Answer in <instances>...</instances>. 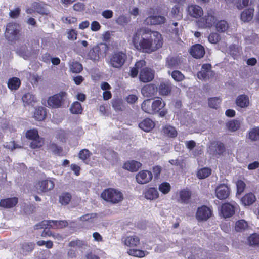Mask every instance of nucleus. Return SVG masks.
<instances>
[{
    "instance_id": "46",
    "label": "nucleus",
    "mask_w": 259,
    "mask_h": 259,
    "mask_svg": "<svg viewBox=\"0 0 259 259\" xmlns=\"http://www.w3.org/2000/svg\"><path fill=\"white\" fill-rule=\"evenodd\" d=\"M44 144V139L40 136L32 140L30 144V147L32 149H36L41 148Z\"/></svg>"
},
{
    "instance_id": "54",
    "label": "nucleus",
    "mask_w": 259,
    "mask_h": 259,
    "mask_svg": "<svg viewBox=\"0 0 259 259\" xmlns=\"http://www.w3.org/2000/svg\"><path fill=\"white\" fill-rule=\"evenodd\" d=\"M171 189V186L167 182H163L159 186V190L163 194L168 193Z\"/></svg>"
},
{
    "instance_id": "33",
    "label": "nucleus",
    "mask_w": 259,
    "mask_h": 259,
    "mask_svg": "<svg viewBox=\"0 0 259 259\" xmlns=\"http://www.w3.org/2000/svg\"><path fill=\"white\" fill-rule=\"evenodd\" d=\"M165 106V103L162 102V99L158 98L152 103L153 114L158 113Z\"/></svg>"
},
{
    "instance_id": "60",
    "label": "nucleus",
    "mask_w": 259,
    "mask_h": 259,
    "mask_svg": "<svg viewBox=\"0 0 259 259\" xmlns=\"http://www.w3.org/2000/svg\"><path fill=\"white\" fill-rule=\"evenodd\" d=\"M50 226H51V225L49 223V221L44 220L39 223L36 224L34 228L35 229H45L46 227H48L50 228Z\"/></svg>"
},
{
    "instance_id": "31",
    "label": "nucleus",
    "mask_w": 259,
    "mask_h": 259,
    "mask_svg": "<svg viewBox=\"0 0 259 259\" xmlns=\"http://www.w3.org/2000/svg\"><path fill=\"white\" fill-rule=\"evenodd\" d=\"M144 194L146 199L150 200H154L159 197V193L157 190L152 187L147 189Z\"/></svg>"
},
{
    "instance_id": "61",
    "label": "nucleus",
    "mask_w": 259,
    "mask_h": 259,
    "mask_svg": "<svg viewBox=\"0 0 259 259\" xmlns=\"http://www.w3.org/2000/svg\"><path fill=\"white\" fill-rule=\"evenodd\" d=\"M237 192L241 193L243 192L245 187V183L241 180H238L236 183Z\"/></svg>"
},
{
    "instance_id": "53",
    "label": "nucleus",
    "mask_w": 259,
    "mask_h": 259,
    "mask_svg": "<svg viewBox=\"0 0 259 259\" xmlns=\"http://www.w3.org/2000/svg\"><path fill=\"white\" fill-rule=\"evenodd\" d=\"M229 54L234 59H237L240 55L238 48L234 45H231L229 47Z\"/></svg>"
},
{
    "instance_id": "2",
    "label": "nucleus",
    "mask_w": 259,
    "mask_h": 259,
    "mask_svg": "<svg viewBox=\"0 0 259 259\" xmlns=\"http://www.w3.org/2000/svg\"><path fill=\"white\" fill-rule=\"evenodd\" d=\"M101 198L106 201L112 204H117L123 199L122 193L114 188H107L105 189L101 194Z\"/></svg>"
},
{
    "instance_id": "38",
    "label": "nucleus",
    "mask_w": 259,
    "mask_h": 259,
    "mask_svg": "<svg viewBox=\"0 0 259 259\" xmlns=\"http://www.w3.org/2000/svg\"><path fill=\"white\" fill-rule=\"evenodd\" d=\"M247 228L248 223L244 220H239L235 223V229L237 232H243Z\"/></svg>"
},
{
    "instance_id": "35",
    "label": "nucleus",
    "mask_w": 259,
    "mask_h": 259,
    "mask_svg": "<svg viewBox=\"0 0 259 259\" xmlns=\"http://www.w3.org/2000/svg\"><path fill=\"white\" fill-rule=\"evenodd\" d=\"M247 137L252 141L259 140V126L250 129L248 133Z\"/></svg>"
},
{
    "instance_id": "27",
    "label": "nucleus",
    "mask_w": 259,
    "mask_h": 259,
    "mask_svg": "<svg viewBox=\"0 0 259 259\" xmlns=\"http://www.w3.org/2000/svg\"><path fill=\"white\" fill-rule=\"evenodd\" d=\"M237 106L240 108H246L249 105L248 97L244 94L239 95L236 99Z\"/></svg>"
},
{
    "instance_id": "1",
    "label": "nucleus",
    "mask_w": 259,
    "mask_h": 259,
    "mask_svg": "<svg viewBox=\"0 0 259 259\" xmlns=\"http://www.w3.org/2000/svg\"><path fill=\"white\" fill-rule=\"evenodd\" d=\"M162 35L157 31L147 28H140L134 33L132 44L139 52L150 54L162 47Z\"/></svg>"
},
{
    "instance_id": "15",
    "label": "nucleus",
    "mask_w": 259,
    "mask_h": 259,
    "mask_svg": "<svg viewBox=\"0 0 259 259\" xmlns=\"http://www.w3.org/2000/svg\"><path fill=\"white\" fill-rule=\"evenodd\" d=\"M109 50V46L105 43H100L93 47V52H96L97 55L93 57L95 59L105 57Z\"/></svg>"
},
{
    "instance_id": "9",
    "label": "nucleus",
    "mask_w": 259,
    "mask_h": 259,
    "mask_svg": "<svg viewBox=\"0 0 259 259\" xmlns=\"http://www.w3.org/2000/svg\"><path fill=\"white\" fill-rule=\"evenodd\" d=\"M212 213V211L210 208L205 205H202L198 208L196 218L199 221H205L211 216Z\"/></svg>"
},
{
    "instance_id": "3",
    "label": "nucleus",
    "mask_w": 259,
    "mask_h": 259,
    "mask_svg": "<svg viewBox=\"0 0 259 259\" xmlns=\"http://www.w3.org/2000/svg\"><path fill=\"white\" fill-rule=\"evenodd\" d=\"M127 59L126 53L122 51H117L113 52L109 58V65L114 68L119 69L124 64Z\"/></svg>"
},
{
    "instance_id": "32",
    "label": "nucleus",
    "mask_w": 259,
    "mask_h": 259,
    "mask_svg": "<svg viewBox=\"0 0 259 259\" xmlns=\"http://www.w3.org/2000/svg\"><path fill=\"white\" fill-rule=\"evenodd\" d=\"M21 80L16 77L10 78L8 81V87L11 90H17L21 85Z\"/></svg>"
},
{
    "instance_id": "39",
    "label": "nucleus",
    "mask_w": 259,
    "mask_h": 259,
    "mask_svg": "<svg viewBox=\"0 0 259 259\" xmlns=\"http://www.w3.org/2000/svg\"><path fill=\"white\" fill-rule=\"evenodd\" d=\"M70 111L72 114H79L82 113L83 108L81 104L79 102L76 101L73 102L71 105L70 108Z\"/></svg>"
},
{
    "instance_id": "48",
    "label": "nucleus",
    "mask_w": 259,
    "mask_h": 259,
    "mask_svg": "<svg viewBox=\"0 0 259 259\" xmlns=\"http://www.w3.org/2000/svg\"><path fill=\"white\" fill-rule=\"evenodd\" d=\"M71 197L69 193H63L59 196V202L62 205H67L71 201Z\"/></svg>"
},
{
    "instance_id": "62",
    "label": "nucleus",
    "mask_w": 259,
    "mask_h": 259,
    "mask_svg": "<svg viewBox=\"0 0 259 259\" xmlns=\"http://www.w3.org/2000/svg\"><path fill=\"white\" fill-rule=\"evenodd\" d=\"M116 22L119 25H123L128 22V19L125 15H122L117 18Z\"/></svg>"
},
{
    "instance_id": "59",
    "label": "nucleus",
    "mask_w": 259,
    "mask_h": 259,
    "mask_svg": "<svg viewBox=\"0 0 259 259\" xmlns=\"http://www.w3.org/2000/svg\"><path fill=\"white\" fill-rule=\"evenodd\" d=\"M221 39V37L217 33H211L208 36V40L212 44H217Z\"/></svg>"
},
{
    "instance_id": "34",
    "label": "nucleus",
    "mask_w": 259,
    "mask_h": 259,
    "mask_svg": "<svg viewBox=\"0 0 259 259\" xmlns=\"http://www.w3.org/2000/svg\"><path fill=\"white\" fill-rule=\"evenodd\" d=\"M181 203L187 204L191 197V192L187 189H183L179 193Z\"/></svg>"
},
{
    "instance_id": "41",
    "label": "nucleus",
    "mask_w": 259,
    "mask_h": 259,
    "mask_svg": "<svg viewBox=\"0 0 259 259\" xmlns=\"http://www.w3.org/2000/svg\"><path fill=\"white\" fill-rule=\"evenodd\" d=\"M141 109L145 113L148 114H153L151 100H145L141 104Z\"/></svg>"
},
{
    "instance_id": "7",
    "label": "nucleus",
    "mask_w": 259,
    "mask_h": 259,
    "mask_svg": "<svg viewBox=\"0 0 259 259\" xmlns=\"http://www.w3.org/2000/svg\"><path fill=\"white\" fill-rule=\"evenodd\" d=\"M230 193L231 189L230 187L225 184L219 185L215 189V196L221 200L228 198L230 196Z\"/></svg>"
},
{
    "instance_id": "47",
    "label": "nucleus",
    "mask_w": 259,
    "mask_h": 259,
    "mask_svg": "<svg viewBox=\"0 0 259 259\" xmlns=\"http://www.w3.org/2000/svg\"><path fill=\"white\" fill-rule=\"evenodd\" d=\"M127 252L131 256L139 258L143 257L146 255L145 251L140 249L131 248L127 250Z\"/></svg>"
},
{
    "instance_id": "63",
    "label": "nucleus",
    "mask_w": 259,
    "mask_h": 259,
    "mask_svg": "<svg viewBox=\"0 0 259 259\" xmlns=\"http://www.w3.org/2000/svg\"><path fill=\"white\" fill-rule=\"evenodd\" d=\"M22 100L24 103L27 105H29L33 101L32 97L29 93L24 94L22 97Z\"/></svg>"
},
{
    "instance_id": "43",
    "label": "nucleus",
    "mask_w": 259,
    "mask_h": 259,
    "mask_svg": "<svg viewBox=\"0 0 259 259\" xmlns=\"http://www.w3.org/2000/svg\"><path fill=\"white\" fill-rule=\"evenodd\" d=\"M228 129L231 132H235L240 126V122L238 120H231L226 123Z\"/></svg>"
},
{
    "instance_id": "58",
    "label": "nucleus",
    "mask_w": 259,
    "mask_h": 259,
    "mask_svg": "<svg viewBox=\"0 0 259 259\" xmlns=\"http://www.w3.org/2000/svg\"><path fill=\"white\" fill-rule=\"evenodd\" d=\"M49 148L54 153L57 154H60L62 151V148L54 143H50Z\"/></svg>"
},
{
    "instance_id": "10",
    "label": "nucleus",
    "mask_w": 259,
    "mask_h": 259,
    "mask_svg": "<svg viewBox=\"0 0 259 259\" xmlns=\"http://www.w3.org/2000/svg\"><path fill=\"white\" fill-rule=\"evenodd\" d=\"M235 205L229 202H225L221 206L220 213L224 218H229L235 214Z\"/></svg>"
},
{
    "instance_id": "44",
    "label": "nucleus",
    "mask_w": 259,
    "mask_h": 259,
    "mask_svg": "<svg viewBox=\"0 0 259 259\" xmlns=\"http://www.w3.org/2000/svg\"><path fill=\"white\" fill-rule=\"evenodd\" d=\"M162 131L164 135L169 137L174 138L177 136V132L173 126L167 125L163 127Z\"/></svg>"
},
{
    "instance_id": "56",
    "label": "nucleus",
    "mask_w": 259,
    "mask_h": 259,
    "mask_svg": "<svg viewBox=\"0 0 259 259\" xmlns=\"http://www.w3.org/2000/svg\"><path fill=\"white\" fill-rule=\"evenodd\" d=\"M112 107L116 111H120L123 110V103L121 100L117 99H114L112 102Z\"/></svg>"
},
{
    "instance_id": "42",
    "label": "nucleus",
    "mask_w": 259,
    "mask_h": 259,
    "mask_svg": "<svg viewBox=\"0 0 259 259\" xmlns=\"http://www.w3.org/2000/svg\"><path fill=\"white\" fill-rule=\"evenodd\" d=\"M211 174V169L208 167H204L199 169L197 172V176L199 179H205Z\"/></svg>"
},
{
    "instance_id": "19",
    "label": "nucleus",
    "mask_w": 259,
    "mask_h": 259,
    "mask_svg": "<svg viewBox=\"0 0 259 259\" xmlns=\"http://www.w3.org/2000/svg\"><path fill=\"white\" fill-rule=\"evenodd\" d=\"M166 19L164 16L160 15H150L145 20L147 25H156L164 24Z\"/></svg>"
},
{
    "instance_id": "11",
    "label": "nucleus",
    "mask_w": 259,
    "mask_h": 259,
    "mask_svg": "<svg viewBox=\"0 0 259 259\" xmlns=\"http://www.w3.org/2000/svg\"><path fill=\"white\" fill-rule=\"evenodd\" d=\"M155 76L154 71L148 67L141 69L139 73V79L141 82L147 83L152 81Z\"/></svg>"
},
{
    "instance_id": "40",
    "label": "nucleus",
    "mask_w": 259,
    "mask_h": 259,
    "mask_svg": "<svg viewBox=\"0 0 259 259\" xmlns=\"http://www.w3.org/2000/svg\"><path fill=\"white\" fill-rule=\"evenodd\" d=\"M49 223L51 225L50 228L54 229L62 228L68 225V222L66 221L49 220Z\"/></svg>"
},
{
    "instance_id": "49",
    "label": "nucleus",
    "mask_w": 259,
    "mask_h": 259,
    "mask_svg": "<svg viewBox=\"0 0 259 259\" xmlns=\"http://www.w3.org/2000/svg\"><path fill=\"white\" fill-rule=\"evenodd\" d=\"M221 101L219 97L210 98L208 99V105L210 108L217 109L220 107Z\"/></svg>"
},
{
    "instance_id": "30",
    "label": "nucleus",
    "mask_w": 259,
    "mask_h": 259,
    "mask_svg": "<svg viewBox=\"0 0 259 259\" xmlns=\"http://www.w3.org/2000/svg\"><path fill=\"white\" fill-rule=\"evenodd\" d=\"M47 116L46 109L43 107L36 108L34 113V118L38 121L44 120Z\"/></svg>"
},
{
    "instance_id": "36",
    "label": "nucleus",
    "mask_w": 259,
    "mask_h": 259,
    "mask_svg": "<svg viewBox=\"0 0 259 259\" xmlns=\"http://www.w3.org/2000/svg\"><path fill=\"white\" fill-rule=\"evenodd\" d=\"M69 69L73 73H79L83 70V66L79 62L73 61L69 64Z\"/></svg>"
},
{
    "instance_id": "22",
    "label": "nucleus",
    "mask_w": 259,
    "mask_h": 259,
    "mask_svg": "<svg viewBox=\"0 0 259 259\" xmlns=\"http://www.w3.org/2000/svg\"><path fill=\"white\" fill-rule=\"evenodd\" d=\"M172 88V84L170 82H161L158 88L159 94L162 96H167L170 94Z\"/></svg>"
},
{
    "instance_id": "8",
    "label": "nucleus",
    "mask_w": 259,
    "mask_h": 259,
    "mask_svg": "<svg viewBox=\"0 0 259 259\" xmlns=\"http://www.w3.org/2000/svg\"><path fill=\"white\" fill-rule=\"evenodd\" d=\"M212 66L210 64L206 63L202 65L201 70L197 72L198 78L202 80L209 79L211 76L214 75V72L211 70Z\"/></svg>"
},
{
    "instance_id": "29",
    "label": "nucleus",
    "mask_w": 259,
    "mask_h": 259,
    "mask_svg": "<svg viewBox=\"0 0 259 259\" xmlns=\"http://www.w3.org/2000/svg\"><path fill=\"white\" fill-rule=\"evenodd\" d=\"M255 195L250 192L247 193L241 198V202L245 206H249L252 204L256 201Z\"/></svg>"
},
{
    "instance_id": "18",
    "label": "nucleus",
    "mask_w": 259,
    "mask_h": 259,
    "mask_svg": "<svg viewBox=\"0 0 259 259\" xmlns=\"http://www.w3.org/2000/svg\"><path fill=\"white\" fill-rule=\"evenodd\" d=\"M210 151L214 155H221L225 151L224 144L220 141H214L211 143Z\"/></svg>"
},
{
    "instance_id": "20",
    "label": "nucleus",
    "mask_w": 259,
    "mask_h": 259,
    "mask_svg": "<svg viewBox=\"0 0 259 259\" xmlns=\"http://www.w3.org/2000/svg\"><path fill=\"white\" fill-rule=\"evenodd\" d=\"M182 57L169 56L166 60V66L169 68H177L182 64Z\"/></svg>"
},
{
    "instance_id": "50",
    "label": "nucleus",
    "mask_w": 259,
    "mask_h": 259,
    "mask_svg": "<svg viewBox=\"0 0 259 259\" xmlns=\"http://www.w3.org/2000/svg\"><path fill=\"white\" fill-rule=\"evenodd\" d=\"M172 78L177 82H181L185 79L184 75L179 70H174L171 73Z\"/></svg>"
},
{
    "instance_id": "64",
    "label": "nucleus",
    "mask_w": 259,
    "mask_h": 259,
    "mask_svg": "<svg viewBox=\"0 0 259 259\" xmlns=\"http://www.w3.org/2000/svg\"><path fill=\"white\" fill-rule=\"evenodd\" d=\"M21 9L17 7L13 10H11L9 13V16L12 18H16L20 14Z\"/></svg>"
},
{
    "instance_id": "57",
    "label": "nucleus",
    "mask_w": 259,
    "mask_h": 259,
    "mask_svg": "<svg viewBox=\"0 0 259 259\" xmlns=\"http://www.w3.org/2000/svg\"><path fill=\"white\" fill-rule=\"evenodd\" d=\"M171 13L172 17L178 20H180L182 18V13L180 11V7L177 5H175L172 8Z\"/></svg>"
},
{
    "instance_id": "51",
    "label": "nucleus",
    "mask_w": 259,
    "mask_h": 259,
    "mask_svg": "<svg viewBox=\"0 0 259 259\" xmlns=\"http://www.w3.org/2000/svg\"><path fill=\"white\" fill-rule=\"evenodd\" d=\"M26 137L29 140H32L39 137L37 129L33 128L28 130L25 134Z\"/></svg>"
},
{
    "instance_id": "24",
    "label": "nucleus",
    "mask_w": 259,
    "mask_h": 259,
    "mask_svg": "<svg viewBox=\"0 0 259 259\" xmlns=\"http://www.w3.org/2000/svg\"><path fill=\"white\" fill-rule=\"evenodd\" d=\"M18 199L17 197L1 199L0 206L5 208H12L18 203Z\"/></svg>"
},
{
    "instance_id": "45",
    "label": "nucleus",
    "mask_w": 259,
    "mask_h": 259,
    "mask_svg": "<svg viewBox=\"0 0 259 259\" xmlns=\"http://www.w3.org/2000/svg\"><path fill=\"white\" fill-rule=\"evenodd\" d=\"M35 244L33 243H24L21 245L22 253L26 255L28 253L31 252L34 248Z\"/></svg>"
},
{
    "instance_id": "5",
    "label": "nucleus",
    "mask_w": 259,
    "mask_h": 259,
    "mask_svg": "<svg viewBox=\"0 0 259 259\" xmlns=\"http://www.w3.org/2000/svg\"><path fill=\"white\" fill-rule=\"evenodd\" d=\"M20 35V30L17 23L10 22L7 25L5 36L8 41L15 42L19 39Z\"/></svg>"
},
{
    "instance_id": "37",
    "label": "nucleus",
    "mask_w": 259,
    "mask_h": 259,
    "mask_svg": "<svg viewBox=\"0 0 259 259\" xmlns=\"http://www.w3.org/2000/svg\"><path fill=\"white\" fill-rule=\"evenodd\" d=\"M215 28L217 31L219 32H224L228 30L229 28V24L225 20H220L217 22H216Z\"/></svg>"
},
{
    "instance_id": "26",
    "label": "nucleus",
    "mask_w": 259,
    "mask_h": 259,
    "mask_svg": "<svg viewBox=\"0 0 259 259\" xmlns=\"http://www.w3.org/2000/svg\"><path fill=\"white\" fill-rule=\"evenodd\" d=\"M123 242L124 245L129 247H137L140 244V238L135 235L127 236Z\"/></svg>"
},
{
    "instance_id": "28",
    "label": "nucleus",
    "mask_w": 259,
    "mask_h": 259,
    "mask_svg": "<svg viewBox=\"0 0 259 259\" xmlns=\"http://www.w3.org/2000/svg\"><path fill=\"white\" fill-rule=\"evenodd\" d=\"M32 7L34 9L35 12L41 15L48 14L45 4L43 2H34L32 3Z\"/></svg>"
},
{
    "instance_id": "25",
    "label": "nucleus",
    "mask_w": 259,
    "mask_h": 259,
    "mask_svg": "<svg viewBox=\"0 0 259 259\" xmlns=\"http://www.w3.org/2000/svg\"><path fill=\"white\" fill-rule=\"evenodd\" d=\"M141 166L142 164L140 162L133 160L125 162L123 168L131 172H135L138 171Z\"/></svg>"
},
{
    "instance_id": "55",
    "label": "nucleus",
    "mask_w": 259,
    "mask_h": 259,
    "mask_svg": "<svg viewBox=\"0 0 259 259\" xmlns=\"http://www.w3.org/2000/svg\"><path fill=\"white\" fill-rule=\"evenodd\" d=\"M250 245H259V234L253 233L251 235L248 239Z\"/></svg>"
},
{
    "instance_id": "12",
    "label": "nucleus",
    "mask_w": 259,
    "mask_h": 259,
    "mask_svg": "<svg viewBox=\"0 0 259 259\" xmlns=\"http://www.w3.org/2000/svg\"><path fill=\"white\" fill-rule=\"evenodd\" d=\"M153 178L151 171L147 170H142L136 175V180L140 184H145L150 182Z\"/></svg>"
},
{
    "instance_id": "13",
    "label": "nucleus",
    "mask_w": 259,
    "mask_h": 259,
    "mask_svg": "<svg viewBox=\"0 0 259 259\" xmlns=\"http://www.w3.org/2000/svg\"><path fill=\"white\" fill-rule=\"evenodd\" d=\"M158 88L154 83H149L144 85L141 89V94L145 97L151 98L155 97L157 93Z\"/></svg>"
},
{
    "instance_id": "14",
    "label": "nucleus",
    "mask_w": 259,
    "mask_h": 259,
    "mask_svg": "<svg viewBox=\"0 0 259 259\" xmlns=\"http://www.w3.org/2000/svg\"><path fill=\"white\" fill-rule=\"evenodd\" d=\"M55 186L54 182L50 179L39 181L36 184V188L40 192H46L52 190Z\"/></svg>"
},
{
    "instance_id": "6",
    "label": "nucleus",
    "mask_w": 259,
    "mask_h": 259,
    "mask_svg": "<svg viewBox=\"0 0 259 259\" xmlns=\"http://www.w3.org/2000/svg\"><path fill=\"white\" fill-rule=\"evenodd\" d=\"M217 21V13L215 10L210 9L206 14L200 18L197 21L199 27L203 28H211Z\"/></svg>"
},
{
    "instance_id": "23",
    "label": "nucleus",
    "mask_w": 259,
    "mask_h": 259,
    "mask_svg": "<svg viewBox=\"0 0 259 259\" xmlns=\"http://www.w3.org/2000/svg\"><path fill=\"white\" fill-rule=\"evenodd\" d=\"M154 126V122L149 118H146L143 119L139 123V127L146 132H150Z\"/></svg>"
},
{
    "instance_id": "16",
    "label": "nucleus",
    "mask_w": 259,
    "mask_h": 259,
    "mask_svg": "<svg viewBox=\"0 0 259 259\" xmlns=\"http://www.w3.org/2000/svg\"><path fill=\"white\" fill-rule=\"evenodd\" d=\"M190 53L193 58L200 59L203 57L205 51L202 45L197 44L192 46L190 48Z\"/></svg>"
},
{
    "instance_id": "4",
    "label": "nucleus",
    "mask_w": 259,
    "mask_h": 259,
    "mask_svg": "<svg viewBox=\"0 0 259 259\" xmlns=\"http://www.w3.org/2000/svg\"><path fill=\"white\" fill-rule=\"evenodd\" d=\"M67 99V93L61 91L50 96L48 99V106L52 108H59L64 106Z\"/></svg>"
},
{
    "instance_id": "21",
    "label": "nucleus",
    "mask_w": 259,
    "mask_h": 259,
    "mask_svg": "<svg viewBox=\"0 0 259 259\" xmlns=\"http://www.w3.org/2000/svg\"><path fill=\"white\" fill-rule=\"evenodd\" d=\"M254 9L253 8L249 7L245 9L240 14V19L244 22H250L253 17Z\"/></svg>"
},
{
    "instance_id": "17",
    "label": "nucleus",
    "mask_w": 259,
    "mask_h": 259,
    "mask_svg": "<svg viewBox=\"0 0 259 259\" xmlns=\"http://www.w3.org/2000/svg\"><path fill=\"white\" fill-rule=\"evenodd\" d=\"M187 11L189 15L195 18H201L203 11L201 7L197 5L191 4L188 6Z\"/></svg>"
},
{
    "instance_id": "52",
    "label": "nucleus",
    "mask_w": 259,
    "mask_h": 259,
    "mask_svg": "<svg viewBox=\"0 0 259 259\" xmlns=\"http://www.w3.org/2000/svg\"><path fill=\"white\" fill-rule=\"evenodd\" d=\"M92 153L87 149L81 150L78 153V157L79 159L84 161L89 159L92 155Z\"/></svg>"
}]
</instances>
